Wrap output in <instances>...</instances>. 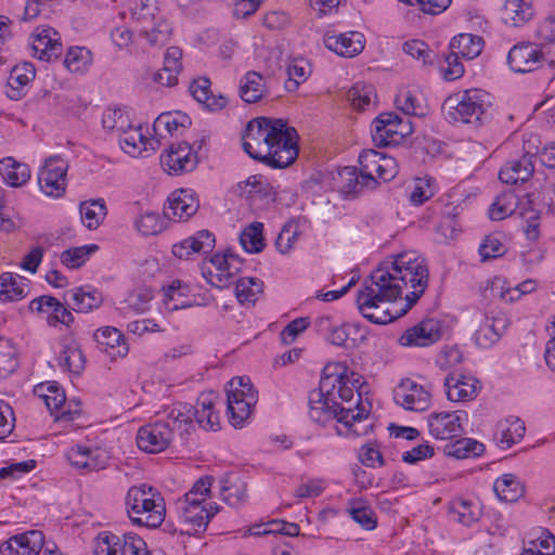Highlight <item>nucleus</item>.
Masks as SVG:
<instances>
[{
	"instance_id": "nucleus-1",
	"label": "nucleus",
	"mask_w": 555,
	"mask_h": 555,
	"mask_svg": "<svg viewBox=\"0 0 555 555\" xmlns=\"http://www.w3.org/2000/svg\"><path fill=\"white\" fill-rule=\"evenodd\" d=\"M428 286L425 259L414 250L386 258L359 289L356 304L363 318L388 324L404 315Z\"/></svg>"
},
{
	"instance_id": "nucleus-2",
	"label": "nucleus",
	"mask_w": 555,
	"mask_h": 555,
	"mask_svg": "<svg viewBox=\"0 0 555 555\" xmlns=\"http://www.w3.org/2000/svg\"><path fill=\"white\" fill-rule=\"evenodd\" d=\"M297 132L283 119L257 117L248 121L243 149L254 159L272 168H285L298 156Z\"/></svg>"
},
{
	"instance_id": "nucleus-3",
	"label": "nucleus",
	"mask_w": 555,
	"mask_h": 555,
	"mask_svg": "<svg viewBox=\"0 0 555 555\" xmlns=\"http://www.w3.org/2000/svg\"><path fill=\"white\" fill-rule=\"evenodd\" d=\"M347 400V364L327 363L318 389L309 393V417L312 422L333 428L337 436L347 433V410L343 402Z\"/></svg>"
},
{
	"instance_id": "nucleus-4",
	"label": "nucleus",
	"mask_w": 555,
	"mask_h": 555,
	"mask_svg": "<svg viewBox=\"0 0 555 555\" xmlns=\"http://www.w3.org/2000/svg\"><path fill=\"white\" fill-rule=\"evenodd\" d=\"M358 164V167L349 166V199L374 191L379 181L388 182L398 175L397 160L375 150H363Z\"/></svg>"
},
{
	"instance_id": "nucleus-5",
	"label": "nucleus",
	"mask_w": 555,
	"mask_h": 555,
	"mask_svg": "<svg viewBox=\"0 0 555 555\" xmlns=\"http://www.w3.org/2000/svg\"><path fill=\"white\" fill-rule=\"evenodd\" d=\"M125 503L129 518L135 525L157 528L165 520V500L155 488L146 483L132 486Z\"/></svg>"
},
{
	"instance_id": "nucleus-6",
	"label": "nucleus",
	"mask_w": 555,
	"mask_h": 555,
	"mask_svg": "<svg viewBox=\"0 0 555 555\" xmlns=\"http://www.w3.org/2000/svg\"><path fill=\"white\" fill-rule=\"evenodd\" d=\"M491 95L481 89L462 90L448 96L442 109L454 122L482 125L489 118Z\"/></svg>"
},
{
	"instance_id": "nucleus-7",
	"label": "nucleus",
	"mask_w": 555,
	"mask_h": 555,
	"mask_svg": "<svg viewBox=\"0 0 555 555\" xmlns=\"http://www.w3.org/2000/svg\"><path fill=\"white\" fill-rule=\"evenodd\" d=\"M215 402L212 393L202 395L197 399L196 406L189 403L176 402L165 410L166 420L171 427L181 434L190 433L193 428V421L206 430L219 428V415L214 411Z\"/></svg>"
},
{
	"instance_id": "nucleus-8",
	"label": "nucleus",
	"mask_w": 555,
	"mask_h": 555,
	"mask_svg": "<svg viewBox=\"0 0 555 555\" xmlns=\"http://www.w3.org/2000/svg\"><path fill=\"white\" fill-rule=\"evenodd\" d=\"M228 413L234 427H241L258 401V391L246 376L233 377L225 386Z\"/></svg>"
},
{
	"instance_id": "nucleus-9",
	"label": "nucleus",
	"mask_w": 555,
	"mask_h": 555,
	"mask_svg": "<svg viewBox=\"0 0 555 555\" xmlns=\"http://www.w3.org/2000/svg\"><path fill=\"white\" fill-rule=\"evenodd\" d=\"M179 519L184 526L183 532L195 535L204 532L210 519L219 512L214 503H205V498L194 499L193 494H184L177 502Z\"/></svg>"
},
{
	"instance_id": "nucleus-10",
	"label": "nucleus",
	"mask_w": 555,
	"mask_h": 555,
	"mask_svg": "<svg viewBox=\"0 0 555 555\" xmlns=\"http://www.w3.org/2000/svg\"><path fill=\"white\" fill-rule=\"evenodd\" d=\"M93 555H150L145 541L133 532L121 535L101 532L93 545Z\"/></svg>"
},
{
	"instance_id": "nucleus-11",
	"label": "nucleus",
	"mask_w": 555,
	"mask_h": 555,
	"mask_svg": "<svg viewBox=\"0 0 555 555\" xmlns=\"http://www.w3.org/2000/svg\"><path fill=\"white\" fill-rule=\"evenodd\" d=\"M410 117H400L395 112L380 113L372 124V137L378 145H398L413 132Z\"/></svg>"
},
{
	"instance_id": "nucleus-12",
	"label": "nucleus",
	"mask_w": 555,
	"mask_h": 555,
	"mask_svg": "<svg viewBox=\"0 0 555 555\" xmlns=\"http://www.w3.org/2000/svg\"><path fill=\"white\" fill-rule=\"evenodd\" d=\"M68 163L61 156L46 159L38 173V184L47 196L59 198L64 195L67 185Z\"/></svg>"
},
{
	"instance_id": "nucleus-13",
	"label": "nucleus",
	"mask_w": 555,
	"mask_h": 555,
	"mask_svg": "<svg viewBox=\"0 0 555 555\" xmlns=\"http://www.w3.org/2000/svg\"><path fill=\"white\" fill-rule=\"evenodd\" d=\"M175 428L163 420L141 426L137 433L138 448L150 454L165 451L173 440Z\"/></svg>"
},
{
	"instance_id": "nucleus-14",
	"label": "nucleus",
	"mask_w": 555,
	"mask_h": 555,
	"mask_svg": "<svg viewBox=\"0 0 555 555\" xmlns=\"http://www.w3.org/2000/svg\"><path fill=\"white\" fill-rule=\"evenodd\" d=\"M214 269L203 271L208 282L218 288H223L232 283L234 272L240 270L241 260L238 256L230 250L224 254H216L210 258Z\"/></svg>"
},
{
	"instance_id": "nucleus-15",
	"label": "nucleus",
	"mask_w": 555,
	"mask_h": 555,
	"mask_svg": "<svg viewBox=\"0 0 555 555\" xmlns=\"http://www.w3.org/2000/svg\"><path fill=\"white\" fill-rule=\"evenodd\" d=\"M197 155L186 142L170 144L166 154L160 156V164L169 175H181L195 169Z\"/></svg>"
},
{
	"instance_id": "nucleus-16",
	"label": "nucleus",
	"mask_w": 555,
	"mask_h": 555,
	"mask_svg": "<svg viewBox=\"0 0 555 555\" xmlns=\"http://www.w3.org/2000/svg\"><path fill=\"white\" fill-rule=\"evenodd\" d=\"M395 402L405 410L423 412L430 405V393L412 379H403L393 391Z\"/></svg>"
},
{
	"instance_id": "nucleus-17",
	"label": "nucleus",
	"mask_w": 555,
	"mask_h": 555,
	"mask_svg": "<svg viewBox=\"0 0 555 555\" xmlns=\"http://www.w3.org/2000/svg\"><path fill=\"white\" fill-rule=\"evenodd\" d=\"M444 388L452 402L472 401L480 391L481 383L474 376L452 372L444 378Z\"/></svg>"
},
{
	"instance_id": "nucleus-18",
	"label": "nucleus",
	"mask_w": 555,
	"mask_h": 555,
	"mask_svg": "<svg viewBox=\"0 0 555 555\" xmlns=\"http://www.w3.org/2000/svg\"><path fill=\"white\" fill-rule=\"evenodd\" d=\"M66 459L77 469L93 472L105 468L109 455L101 448L75 446L67 451Z\"/></svg>"
},
{
	"instance_id": "nucleus-19",
	"label": "nucleus",
	"mask_w": 555,
	"mask_h": 555,
	"mask_svg": "<svg viewBox=\"0 0 555 555\" xmlns=\"http://www.w3.org/2000/svg\"><path fill=\"white\" fill-rule=\"evenodd\" d=\"M29 310L31 312L46 313L47 323L50 326H55L60 323L69 327L75 320L72 311L64 304L49 295H42L33 299L29 302Z\"/></svg>"
},
{
	"instance_id": "nucleus-20",
	"label": "nucleus",
	"mask_w": 555,
	"mask_h": 555,
	"mask_svg": "<svg viewBox=\"0 0 555 555\" xmlns=\"http://www.w3.org/2000/svg\"><path fill=\"white\" fill-rule=\"evenodd\" d=\"M117 138L121 150L132 157H147L159 146V141L155 138H145L142 132V125H131Z\"/></svg>"
},
{
	"instance_id": "nucleus-21",
	"label": "nucleus",
	"mask_w": 555,
	"mask_h": 555,
	"mask_svg": "<svg viewBox=\"0 0 555 555\" xmlns=\"http://www.w3.org/2000/svg\"><path fill=\"white\" fill-rule=\"evenodd\" d=\"M440 336L439 323L427 319L404 331L398 341L403 347H427L438 341Z\"/></svg>"
},
{
	"instance_id": "nucleus-22",
	"label": "nucleus",
	"mask_w": 555,
	"mask_h": 555,
	"mask_svg": "<svg viewBox=\"0 0 555 555\" xmlns=\"http://www.w3.org/2000/svg\"><path fill=\"white\" fill-rule=\"evenodd\" d=\"M246 188L250 189L247 194L251 198H262L267 203L275 202L286 206H291L296 202V194L289 191L279 192L266 178L262 176H251L245 181Z\"/></svg>"
},
{
	"instance_id": "nucleus-23",
	"label": "nucleus",
	"mask_w": 555,
	"mask_h": 555,
	"mask_svg": "<svg viewBox=\"0 0 555 555\" xmlns=\"http://www.w3.org/2000/svg\"><path fill=\"white\" fill-rule=\"evenodd\" d=\"M198 206V201L195 198L193 191L181 189L170 194L164 214L173 221L188 220L197 211Z\"/></svg>"
},
{
	"instance_id": "nucleus-24",
	"label": "nucleus",
	"mask_w": 555,
	"mask_h": 555,
	"mask_svg": "<svg viewBox=\"0 0 555 555\" xmlns=\"http://www.w3.org/2000/svg\"><path fill=\"white\" fill-rule=\"evenodd\" d=\"M542 56L535 44L519 43L509 50L507 63L515 73H529L540 66Z\"/></svg>"
},
{
	"instance_id": "nucleus-25",
	"label": "nucleus",
	"mask_w": 555,
	"mask_h": 555,
	"mask_svg": "<svg viewBox=\"0 0 555 555\" xmlns=\"http://www.w3.org/2000/svg\"><path fill=\"white\" fill-rule=\"evenodd\" d=\"M43 546V533L30 530L10 538L1 545L0 552L1 555H8L9 551H12V555H38Z\"/></svg>"
},
{
	"instance_id": "nucleus-26",
	"label": "nucleus",
	"mask_w": 555,
	"mask_h": 555,
	"mask_svg": "<svg viewBox=\"0 0 555 555\" xmlns=\"http://www.w3.org/2000/svg\"><path fill=\"white\" fill-rule=\"evenodd\" d=\"M31 48L39 60L50 62L57 59L62 53L59 33L52 27H37Z\"/></svg>"
},
{
	"instance_id": "nucleus-27",
	"label": "nucleus",
	"mask_w": 555,
	"mask_h": 555,
	"mask_svg": "<svg viewBox=\"0 0 555 555\" xmlns=\"http://www.w3.org/2000/svg\"><path fill=\"white\" fill-rule=\"evenodd\" d=\"M427 423L430 435L436 439L448 440L463 434L461 417L456 413H431Z\"/></svg>"
},
{
	"instance_id": "nucleus-28",
	"label": "nucleus",
	"mask_w": 555,
	"mask_h": 555,
	"mask_svg": "<svg viewBox=\"0 0 555 555\" xmlns=\"http://www.w3.org/2000/svg\"><path fill=\"white\" fill-rule=\"evenodd\" d=\"M35 76L36 70L31 63L24 62L14 66L8 78L5 87L7 96L13 101L24 98Z\"/></svg>"
},
{
	"instance_id": "nucleus-29",
	"label": "nucleus",
	"mask_w": 555,
	"mask_h": 555,
	"mask_svg": "<svg viewBox=\"0 0 555 555\" xmlns=\"http://www.w3.org/2000/svg\"><path fill=\"white\" fill-rule=\"evenodd\" d=\"M509 325L508 318L499 312L495 315H486L478 330L475 332V341L481 348H489L495 344Z\"/></svg>"
},
{
	"instance_id": "nucleus-30",
	"label": "nucleus",
	"mask_w": 555,
	"mask_h": 555,
	"mask_svg": "<svg viewBox=\"0 0 555 555\" xmlns=\"http://www.w3.org/2000/svg\"><path fill=\"white\" fill-rule=\"evenodd\" d=\"M43 389V385L38 386L36 389V392L39 395L40 398L43 399L47 408L51 412L52 415H54V418L56 421H70L74 418V414H79V409H76L75 411L68 410L65 408L66 405V397L61 389V387L56 384H50L47 386V392H41Z\"/></svg>"
},
{
	"instance_id": "nucleus-31",
	"label": "nucleus",
	"mask_w": 555,
	"mask_h": 555,
	"mask_svg": "<svg viewBox=\"0 0 555 555\" xmlns=\"http://www.w3.org/2000/svg\"><path fill=\"white\" fill-rule=\"evenodd\" d=\"M215 236L207 230L198 231L172 246V254L180 259H189L193 254H208L215 247Z\"/></svg>"
},
{
	"instance_id": "nucleus-32",
	"label": "nucleus",
	"mask_w": 555,
	"mask_h": 555,
	"mask_svg": "<svg viewBox=\"0 0 555 555\" xmlns=\"http://www.w3.org/2000/svg\"><path fill=\"white\" fill-rule=\"evenodd\" d=\"M238 93L246 103L260 102L269 94L266 78L258 72H247L240 80Z\"/></svg>"
},
{
	"instance_id": "nucleus-33",
	"label": "nucleus",
	"mask_w": 555,
	"mask_h": 555,
	"mask_svg": "<svg viewBox=\"0 0 555 555\" xmlns=\"http://www.w3.org/2000/svg\"><path fill=\"white\" fill-rule=\"evenodd\" d=\"M532 157L533 155L525 154L519 159L506 162L499 172L500 180L506 184L527 181L534 171Z\"/></svg>"
},
{
	"instance_id": "nucleus-34",
	"label": "nucleus",
	"mask_w": 555,
	"mask_h": 555,
	"mask_svg": "<svg viewBox=\"0 0 555 555\" xmlns=\"http://www.w3.org/2000/svg\"><path fill=\"white\" fill-rule=\"evenodd\" d=\"M94 337L101 349L112 358L125 357L129 351L124 334L116 327L99 328Z\"/></svg>"
},
{
	"instance_id": "nucleus-35",
	"label": "nucleus",
	"mask_w": 555,
	"mask_h": 555,
	"mask_svg": "<svg viewBox=\"0 0 555 555\" xmlns=\"http://www.w3.org/2000/svg\"><path fill=\"white\" fill-rule=\"evenodd\" d=\"M372 403L369 398L365 401L360 400V404H354V409L349 406V436H366L374 426V416L371 413Z\"/></svg>"
},
{
	"instance_id": "nucleus-36",
	"label": "nucleus",
	"mask_w": 555,
	"mask_h": 555,
	"mask_svg": "<svg viewBox=\"0 0 555 555\" xmlns=\"http://www.w3.org/2000/svg\"><path fill=\"white\" fill-rule=\"evenodd\" d=\"M210 80L207 77H198L190 85L193 98L209 111H219L227 106L228 100L219 94L214 95L210 90Z\"/></svg>"
},
{
	"instance_id": "nucleus-37",
	"label": "nucleus",
	"mask_w": 555,
	"mask_h": 555,
	"mask_svg": "<svg viewBox=\"0 0 555 555\" xmlns=\"http://www.w3.org/2000/svg\"><path fill=\"white\" fill-rule=\"evenodd\" d=\"M533 0H505L502 18L505 24L520 27L534 15Z\"/></svg>"
},
{
	"instance_id": "nucleus-38",
	"label": "nucleus",
	"mask_w": 555,
	"mask_h": 555,
	"mask_svg": "<svg viewBox=\"0 0 555 555\" xmlns=\"http://www.w3.org/2000/svg\"><path fill=\"white\" fill-rule=\"evenodd\" d=\"M28 294L27 280L12 272L0 275V301L13 302L24 299Z\"/></svg>"
},
{
	"instance_id": "nucleus-39",
	"label": "nucleus",
	"mask_w": 555,
	"mask_h": 555,
	"mask_svg": "<svg viewBox=\"0 0 555 555\" xmlns=\"http://www.w3.org/2000/svg\"><path fill=\"white\" fill-rule=\"evenodd\" d=\"M525 431V423L516 416H509L498 423L495 437L502 449H508L524 438Z\"/></svg>"
},
{
	"instance_id": "nucleus-40",
	"label": "nucleus",
	"mask_w": 555,
	"mask_h": 555,
	"mask_svg": "<svg viewBox=\"0 0 555 555\" xmlns=\"http://www.w3.org/2000/svg\"><path fill=\"white\" fill-rule=\"evenodd\" d=\"M0 176L8 185L18 188L30 179V170L28 165L9 156L0 160Z\"/></svg>"
},
{
	"instance_id": "nucleus-41",
	"label": "nucleus",
	"mask_w": 555,
	"mask_h": 555,
	"mask_svg": "<svg viewBox=\"0 0 555 555\" xmlns=\"http://www.w3.org/2000/svg\"><path fill=\"white\" fill-rule=\"evenodd\" d=\"M86 359L76 341H69L62 346L59 354L60 366L73 375H79L85 369Z\"/></svg>"
},
{
	"instance_id": "nucleus-42",
	"label": "nucleus",
	"mask_w": 555,
	"mask_h": 555,
	"mask_svg": "<svg viewBox=\"0 0 555 555\" xmlns=\"http://www.w3.org/2000/svg\"><path fill=\"white\" fill-rule=\"evenodd\" d=\"M263 291V282L257 278H241L235 284V296L238 302L251 307L259 299Z\"/></svg>"
},
{
	"instance_id": "nucleus-43",
	"label": "nucleus",
	"mask_w": 555,
	"mask_h": 555,
	"mask_svg": "<svg viewBox=\"0 0 555 555\" xmlns=\"http://www.w3.org/2000/svg\"><path fill=\"white\" fill-rule=\"evenodd\" d=\"M482 46L481 37L472 34H460L452 38L450 50L456 55L472 60L481 53Z\"/></svg>"
},
{
	"instance_id": "nucleus-44",
	"label": "nucleus",
	"mask_w": 555,
	"mask_h": 555,
	"mask_svg": "<svg viewBox=\"0 0 555 555\" xmlns=\"http://www.w3.org/2000/svg\"><path fill=\"white\" fill-rule=\"evenodd\" d=\"M82 223L90 230L98 229L107 215L103 198L85 201L79 207Z\"/></svg>"
},
{
	"instance_id": "nucleus-45",
	"label": "nucleus",
	"mask_w": 555,
	"mask_h": 555,
	"mask_svg": "<svg viewBox=\"0 0 555 555\" xmlns=\"http://www.w3.org/2000/svg\"><path fill=\"white\" fill-rule=\"evenodd\" d=\"M68 294L72 299V308L77 312H89L102 304L101 293L91 287H78Z\"/></svg>"
},
{
	"instance_id": "nucleus-46",
	"label": "nucleus",
	"mask_w": 555,
	"mask_h": 555,
	"mask_svg": "<svg viewBox=\"0 0 555 555\" xmlns=\"http://www.w3.org/2000/svg\"><path fill=\"white\" fill-rule=\"evenodd\" d=\"M493 490L501 501L516 502L524 494V487L513 474H504L494 482Z\"/></svg>"
},
{
	"instance_id": "nucleus-47",
	"label": "nucleus",
	"mask_w": 555,
	"mask_h": 555,
	"mask_svg": "<svg viewBox=\"0 0 555 555\" xmlns=\"http://www.w3.org/2000/svg\"><path fill=\"white\" fill-rule=\"evenodd\" d=\"M288 80L285 83L287 91H296L300 83L305 82L311 75L312 68L305 57H294L287 63Z\"/></svg>"
},
{
	"instance_id": "nucleus-48",
	"label": "nucleus",
	"mask_w": 555,
	"mask_h": 555,
	"mask_svg": "<svg viewBox=\"0 0 555 555\" xmlns=\"http://www.w3.org/2000/svg\"><path fill=\"white\" fill-rule=\"evenodd\" d=\"M349 516L361 528L372 531L377 527V516L370 504L362 500L349 502Z\"/></svg>"
},
{
	"instance_id": "nucleus-49",
	"label": "nucleus",
	"mask_w": 555,
	"mask_h": 555,
	"mask_svg": "<svg viewBox=\"0 0 555 555\" xmlns=\"http://www.w3.org/2000/svg\"><path fill=\"white\" fill-rule=\"evenodd\" d=\"M102 125L106 131L118 137L129 129L132 122L128 113L122 108L108 107L103 113Z\"/></svg>"
},
{
	"instance_id": "nucleus-50",
	"label": "nucleus",
	"mask_w": 555,
	"mask_h": 555,
	"mask_svg": "<svg viewBox=\"0 0 555 555\" xmlns=\"http://www.w3.org/2000/svg\"><path fill=\"white\" fill-rule=\"evenodd\" d=\"M64 66L74 74H83L92 64V53L83 47H72L63 61Z\"/></svg>"
},
{
	"instance_id": "nucleus-51",
	"label": "nucleus",
	"mask_w": 555,
	"mask_h": 555,
	"mask_svg": "<svg viewBox=\"0 0 555 555\" xmlns=\"http://www.w3.org/2000/svg\"><path fill=\"white\" fill-rule=\"evenodd\" d=\"M191 125L190 117L181 112H167L160 114L154 121L153 128L156 133L162 130L167 131L169 134H173L180 127L186 128Z\"/></svg>"
},
{
	"instance_id": "nucleus-52",
	"label": "nucleus",
	"mask_w": 555,
	"mask_h": 555,
	"mask_svg": "<svg viewBox=\"0 0 555 555\" xmlns=\"http://www.w3.org/2000/svg\"><path fill=\"white\" fill-rule=\"evenodd\" d=\"M262 231L263 224L257 221L250 223L242 231L240 243L247 253L256 254L263 249L264 242Z\"/></svg>"
},
{
	"instance_id": "nucleus-53",
	"label": "nucleus",
	"mask_w": 555,
	"mask_h": 555,
	"mask_svg": "<svg viewBox=\"0 0 555 555\" xmlns=\"http://www.w3.org/2000/svg\"><path fill=\"white\" fill-rule=\"evenodd\" d=\"M483 452V444L470 438H462L444 447V453L455 459H466L470 455H479Z\"/></svg>"
},
{
	"instance_id": "nucleus-54",
	"label": "nucleus",
	"mask_w": 555,
	"mask_h": 555,
	"mask_svg": "<svg viewBox=\"0 0 555 555\" xmlns=\"http://www.w3.org/2000/svg\"><path fill=\"white\" fill-rule=\"evenodd\" d=\"M99 249L95 244L73 247L64 250L61 255V261L64 266L70 269L81 267L90 257L92 253Z\"/></svg>"
},
{
	"instance_id": "nucleus-55",
	"label": "nucleus",
	"mask_w": 555,
	"mask_h": 555,
	"mask_svg": "<svg viewBox=\"0 0 555 555\" xmlns=\"http://www.w3.org/2000/svg\"><path fill=\"white\" fill-rule=\"evenodd\" d=\"M375 96V89L369 83L357 82L349 89V103L359 112L371 105Z\"/></svg>"
},
{
	"instance_id": "nucleus-56",
	"label": "nucleus",
	"mask_w": 555,
	"mask_h": 555,
	"mask_svg": "<svg viewBox=\"0 0 555 555\" xmlns=\"http://www.w3.org/2000/svg\"><path fill=\"white\" fill-rule=\"evenodd\" d=\"M450 514H452L456 521L464 526H472L480 518V511L475 507L470 501L457 500L452 503L450 507Z\"/></svg>"
},
{
	"instance_id": "nucleus-57",
	"label": "nucleus",
	"mask_w": 555,
	"mask_h": 555,
	"mask_svg": "<svg viewBox=\"0 0 555 555\" xmlns=\"http://www.w3.org/2000/svg\"><path fill=\"white\" fill-rule=\"evenodd\" d=\"M299 235V225L295 221L286 222L275 240L278 251L283 255L288 254L294 248Z\"/></svg>"
},
{
	"instance_id": "nucleus-58",
	"label": "nucleus",
	"mask_w": 555,
	"mask_h": 555,
	"mask_svg": "<svg viewBox=\"0 0 555 555\" xmlns=\"http://www.w3.org/2000/svg\"><path fill=\"white\" fill-rule=\"evenodd\" d=\"M396 107L400 109L406 117L426 115V108L421 105L418 99L411 91L400 92L395 100Z\"/></svg>"
},
{
	"instance_id": "nucleus-59",
	"label": "nucleus",
	"mask_w": 555,
	"mask_h": 555,
	"mask_svg": "<svg viewBox=\"0 0 555 555\" xmlns=\"http://www.w3.org/2000/svg\"><path fill=\"white\" fill-rule=\"evenodd\" d=\"M515 205L516 196L513 192L498 196L495 202L490 206V219L495 221L505 219L514 212Z\"/></svg>"
},
{
	"instance_id": "nucleus-60",
	"label": "nucleus",
	"mask_w": 555,
	"mask_h": 555,
	"mask_svg": "<svg viewBox=\"0 0 555 555\" xmlns=\"http://www.w3.org/2000/svg\"><path fill=\"white\" fill-rule=\"evenodd\" d=\"M403 50L413 59L421 61L424 65H431L437 59L436 52L422 40L414 39L404 42Z\"/></svg>"
},
{
	"instance_id": "nucleus-61",
	"label": "nucleus",
	"mask_w": 555,
	"mask_h": 555,
	"mask_svg": "<svg viewBox=\"0 0 555 555\" xmlns=\"http://www.w3.org/2000/svg\"><path fill=\"white\" fill-rule=\"evenodd\" d=\"M317 323L320 330L328 331L326 340L330 344L338 347L345 346L347 340V331L344 323L335 325L331 317H322L317 321Z\"/></svg>"
},
{
	"instance_id": "nucleus-62",
	"label": "nucleus",
	"mask_w": 555,
	"mask_h": 555,
	"mask_svg": "<svg viewBox=\"0 0 555 555\" xmlns=\"http://www.w3.org/2000/svg\"><path fill=\"white\" fill-rule=\"evenodd\" d=\"M137 230L144 236L155 235L163 230V220L157 212H144L135 220Z\"/></svg>"
},
{
	"instance_id": "nucleus-63",
	"label": "nucleus",
	"mask_w": 555,
	"mask_h": 555,
	"mask_svg": "<svg viewBox=\"0 0 555 555\" xmlns=\"http://www.w3.org/2000/svg\"><path fill=\"white\" fill-rule=\"evenodd\" d=\"M171 26L165 20H159L151 30L142 31V35L146 38L152 47L166 44L171 35Z\"/></svg>"
},
{
	"instance_id": "nucleus-64",
	"label": "nucleus",
	"mask_w": 555,
	"mask_h": 555,
	"mask_svg": "<svg viewBox=\"0 0 555 555\" xmlns=\"http://www.w3.org/2000/svg\"><path fill=\"white\" fill-rule=\"evenodd\" d=\"M478 251H479L481 261H487V260L503 256L505 254L506 249L498 237H495L493 235H489L485 238L483 243L479 246Z\"/></svg>"
}]
</instances>
